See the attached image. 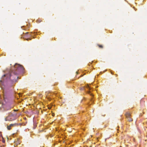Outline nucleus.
I'll return each instance as SVG.
<instances>
[{"mask_svg": "<svg viewBox=\"0 0 147 147\" xmlns=\"http://www.w3.org/2000/svg\"><path fill=\"white\" fill-rule=\"evenodd\" d=\"M52 115L53 116H54V113H53L52 114Z\"/></svg>", "mask_w": 147, "mask_h": 147, "instance_id": "nucleus-9", "label": "nucleus"}, {"mask_svg": "<svg viewBox=\"0 0 147 147\" xmlns=\"http://www.w3.org/2000/svg\"><path fill=\"white\" fill-rule=\"evenodd\" d=\"M14 67L15 68V69L16 70H17L18 71L23 70L24 69V67L23 66L21 65L17 64H16L14 65Z\"/></svg>", "mask_w": 147, "mask_h": 147, "instance_id": "nucleus-3", "label": "nucleus"}, {"mask_svg": "<svg viewBox=\"0 0 147 147\" xmlns=\"http://www.w3.org/2000/svg\"><path fill=\"white\" fill-rule=\"evenodd\" d=\"M18 124L17 123H14L13 124H11L7 126V128L8 130H10L11 129V127H15L16 126H18Z\"/></svg>", "mask_w": 147, "mask_h": 147, "instance_id": "nucleus-5", "label": "nucleus"}, {"mask_svg": "<svg viewBox=\"0 0 147 147\" xmlns=\"http://www.w3.org/2000/svg\"><path fill=\"white\" fill-rule=\"evenodd\" d=\"M18 73L16 72H12L11 73L9 72L8 74H4L2 78L6 77L7 79H10L13 81H14L15 80L16 78H17L18 77L16 75L18 74Z\"/></svg>", "mask_w": 147, "mask_h": 147, "instance_id": "nucleus-1", "label": "nucleus"}, {"mask_svg": "<svg viewBox=\"0 0 147 147\" xmlns=\"http://www.w3.org/2000/svg\"><path fill=\"white\" fill-rule=\"evenodd\" d=\"M2 82V81H0V82Z\"/></svg>", "mask_w": 147, "mask_h": 147, "instance_id": "nucleus-12", "label": "nucleus"}, {"mask_svg": "<svg viewBox=\"0 0 147 147\" xmlns=\"http://www.w3.org/2000/svg\"><path fill=\"white\" fill-rule=\"evenodd\" d=\"M97 45L99 47V48L100 49H102L103 48V46L102 45H100L99 44H97Z\"/></svg>", "mask_w": 147, "mask_h": 147, "instance_id": "nucleus-6", "label": "nucleus"}, {"mask_svg": "<svg viewBox=\"0 0 147 147\" xmlns=\"http://www.w3.org/2000/svg\"><path fill=\"white\" fill-rule=\"evenodd\" d=\"M31 38H27V39L26 40H31Z\"/></svg>", "mask_w": 147, "mask_h": 147, "instance_id": "nucleus-8", "label": "nucleus"}, {"mask_svg": "<svg viewBox=\"0 0 147 147\" xmlns=\"http://www.w3.org/2000/svg\"><path fill=\"white\" fill-rule=\"evenodd\" d=\"M126 117L128 121L129 122L132 121H133L132 119L130 117L131 114L129 113H127L126 114Z\"/></svg>", "mask_w": 147, "mask_h": 147, "instance_id": "nucleus-4", "label": "nucleus"}, {"mask_svg": "<svg viewBox=\"0 0 147 147\" xmlns=\"http://www.w3.org/2000/svg\"><path fill=\"white\" fill-rule=\"evenodd\" d=\"M116 75V76H117V74H116V75Z\"/></svg>", "mask_w": 147, "mask_h": 147, "instance_id": "nucleus-11", "label": "nucleus"}, {"mask_svg": "<svg viewBox=\"0 0 147 147\" xmlns=\"http://www.w3.org/2000/svg\"><path fill=\"white\" fill-rule=\"evenodd\" d=\"M16 114L9 113V115L5 118V120L6 121H13L16 119Z\"/></svg>", "mask_w": 147, "mask_h": 147, "instance_id": "nucleus-2", "label": "nucleus"}, {"mask_svg": "<svg viewBox=\"0 0 147 147\" xmlns=\"http://www.w3.org/2000/svg\"><path fill=\"white\" fill-rule=\"evenodd\" d=\"M111 74H113V73L112 72H111Z\"/></svg>", "mask_w": 147, "mask_h": 147, "instance_id": "nucleus-10", "label": "nucleus"}, {"mask_svg": "<svg viewBox=\"0 0 147 147\" xmlns=\"http://www.w3.org/2000/svg\"><path fill=\"white\" fill-rule=\"evenodd\" d=\"M86 87L88 88H89V89H90V87H89V86L88 85H87L86 86Z\"/></svg>", "mask_w": 147, "mask_h": 147, "instance_id": "nucleus-7", "label": "nucleus"}]
</instances>
